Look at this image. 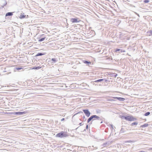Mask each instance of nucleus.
Here are the masks:
<instances>
[{"instance_id":"nucleus-15","label":"nucleus","mask_w":152,"mask_h":152,"mask_svg":"<svg viewBox=\"0 0 152 152\" xmlns=\"http://www.w3.org/2000/svg\"><path fill=\"white\" fill-rule=\"evenodd\" d=\"M104 80V79H100L99 80H97L94 81L95 82H101Z\"/></svg>"},{"instance_id":"nucleus-13","label":"nucleus","mask_w":152,"mask_h":152,"mask_svg":"<svg viewBox=\"0 0 152 152\" xmlns=\"http://www.w3.org/2000/svg\"><path fill=\"white\" fill-rule=\"evenodd\" d=\"M125 131V130L123 128H122L120 130V133H124Z\"/></svg>"},{"instance_id":"nucleus-22","label":"nucleus","mask_w":152,"mask_h":152,"mask_svg":"<svg viewBox=\"0 0 152 152\" xmlns=\"http://www.w3.org/2000/svg\"><path fill=\"white\" fill-rule=\"evenodd\" d=\"M107 142H106V143H104L102 145V146L104 147H105L106 146V145L107 144Z\"/></svg>"},{"instance_id":"nucleus-19","label":"nucleus","mask_w":152,"mask_h":152,"mask_svg":"<svg viewBox=\"0 0 152 152\" xmlns=\"http://www.w3.org/2000/svg\"><path fill=\"white\" fill-rule=\"evenodd\" d=\"M150 112H147L144 114V115L147 116L150 115Z\"/></svg>"},{"instance_id":"nucleus-17","label":"nucleus","mask_w":152,"mask_h":152,"mask_svg":"<svg viewBox=\"0 0 152 152\" xmlns=\"http://www.w3.org/2000/svg\"><path fill=\"white\" fill-rule=\"evenodd\" d=\"M22 69V68H17L16 67L14 69L15 70H20L21 69Z\"/></svg>"},{"instance_id":"nucleus-10","label":"nucleus","mask_w":152,"mask_h":152,"mask_svg":"<svg viewBox=\"0 0 152 152\" xmlns=\"http://www.w3.org/2000/svg\"><path fill=\"white\" fill-rule=\"evenodd\" d=\"M13 15V13L12 12H8L7 13L6 15L5 16H12Z\"/></svg>"},{"instance_id":"nucleus-31","label":"nucleus","mask_w":152,"mask_h":152,"mask_svg":"<svg viewBox=\"0 0 152 152\" xmlns=\"http://www.w3.org/2000/svg\"><path fill=\"white\" fill-rule=\"evenodd\" d=\"M136 14H137V15L139 17V16H139V14H138L137 13H136Z\"/></svg>"},{"instance_id":"nucleus-27","label":"nucleus","mask_w":152,"mask_h":152,"mask_svg":"<svg viewBox=\"0 0 152 152\" xmlns=\"http://www.w3.org/2000/svg\"><path fill=\"white\" fill-rule=\"evenodd\" d=\"M64 118H62V119L61 120V121H64Z\"/></svg>"},{"instance_id":"nucleus-23","label":"nucleus","mask_w":152,"mask_h":152,"mask_svg":"<svg viewBox=\"0 0 152 152\" xmlns=\"http://www.w3.org/2000/svg\"><path fill=\"white\" fill-rule=\"evenodd\" d=\"M149 0H144V2L145 3H148L149 2Z\"/></svg>"},{"instance_id":"nucleus-24","label":"nucleus","mask_w":152,"mask_h":152,"mask_svg":"<svg viewBox=\"0 0 152 152\" xmlns=\"http://www.w3.org/2000/svg\"><path fill=\"white\" fill-rule=\"evenodd\" d=\"M108 101H114V99H109L108 100Z\"/></svg>"},{"instance_id":"nucleus-32","label":"nucleus","mask_w":152,"mask_h":152,"mask_svg":"<svg viewBox=\"0 0 152 152\" xmlns=\"http://www.w3.org/2000/svg\"><path fill=\"white\" fill-rule=\"evenodd\" d=\"M101 124L102 123V121H101L100 123Z\"/></svg>"},{"instance_id":"nucleus-11","label":"nucleus","mask_w":152,"mask_h":152,"mask_svg":"<svg viewBox=\"0 0 152 152\" xmlns=\"http://www.w3.org/2000/svg\"><path fill=\"white\" fill-rule=\"evenodd\" d=\"M26 16V15H23L22 14H21L20 15V17H19V18L20 19H23V18H24Z\"/></svg>"},{"instance_id":"nucleus-5","label":"nucleus","mask_w":152,"mask_h":152,"mask_svg":"<svg viewBox=\"0 0 152 152\" xmlns=\"http://www.w3.org/2000/svg\"><path fill=\"white\" fill-rule=\"evenodd\" d=\"M48 60V62H50L51 63H55L56 62V60L54 58H52V59H50V58L47 59V60Z\"/></svg>"},{"instance_id":"nucleus-8","label":"nucleus","mask_w":152,"mask_h":152,"mask_svg":"<svg viewBox=\"0 0 152 152\" xmlns=\"http://www.w3.org/2000/svg\"><path fill=\"white\" fill-rule=\"evenodd\" d=\"M71 21L72 23H77L78 21L76 18H72L71 19Z\"/></svg>"},{"instance_id":"nucleus-18","label":"nucleus","mask_w":152,"mask_h":152,"mask_svg":"<svg viewBox=\"0 0 152 152\" xmlns=\"http://www.w3.org/2000/svg\"><path fill=\"white\" fill-rule=\"evenodd\" d=\"M45 37H44V38H42L40 39H39V42L42 41H44L45 40Z\"/></svg>"},{"instance_id":"nucleus-25","label":"nucleus","mask_w":152,"mask_h":152,"mask_svg":"<svg viewBox=\"0 0 152 152\" xmlns=\"http://www.w3.org/2000/svg\"><path fill=\"white\" fill-rule=\"evenodd\" d=\"M111 126V128H112V129H113V125H110Z\"/></svg>"},{"instance_id":"nucleus-1","label":"nucleus","mask_w":152,"mask_h":152,"mask_svg":"<svg viewBox=\"0 0 152 152\" xmlns=\"http://www.w3.org/2000/svg\"><path fill=\"white\" fill-rule=\"evenodd\" d=\"M102 120V119L96 115H94L91 116L88 118L87 120V122L89 123L91 120Z\"/></svg>"},{"instance_id":"nucleus-3","label":"nucleus","mask_w":152,"mask_h":152,"mask_svg":"<svg viewBox=\"0 0 152 152\" xmlns=\"http://www.w3.org/2000/svg\"><path fill=\"white\" fill-rule=\"evenodd\" d=\"M67 136V135L65 132H62L57 134L56 136L57 137H66Z\"/></svg>"},{"instance_id":"nucleus-21","label":"nucleus","mask_w":152,"mask_h":152,"mask_svg":"<svg viewBox=\"0 0 152 152\" xmlns=\"http://www.w3.org/2000/svg\"><path fill=\"white\" fill-rule=\"evenodd\" d=\"M41 68V67H40V66H37V67H36L35 68H34V69H40Z\"/></svg>"},{"instance_id":"nucleus-12","label":"nucleus","mask_w":152,"mask_h":152,"mask_svg":"<svg viewBox=\"0 0 152 152\" xmlns=\"http://www.w3.org/2000/svg\"><path fill=\"white\" fill-rule=\"evenodd\" d=\"M44 55V54L42 53H38L36 55V56H42Z\"/></svg>"},{"instance_id":"nucleus-9","label":"nucleus","mask_w":152,"mask_h":152,"mask_svg":"<svg viewBox=\"0 0 152 152\" xmlns=\"http://www.w3.org/2000/svg\"><path fill=\"white\" fill-rule=\"evenodd\" d=\"M147 35L148 36H152V31L150 30L147 32Z\"/></svg>"},{"instance_id":"nucleus-28","label":"nucleus","mask_w":152,"mask_h":152,"mask_svg":"<svg viewBox=\"0 0 152 152\" xmlns=\"http://www.w3.org/2000/svg\"><path fill=\"white\" fill-rule=\"evenodd\" d=\"M79 125L80 126H82V125H83V124H82V123H80Z\"/></svg>"},{"instance_id":"nucleus-20","label":"nucleus","mask_w":152,"mask_h":152,"mask_svg":"<svg viewBox=\"0 0 152 152\" xmlns=\"http://www.w3.org/2000/svg\"><path fill=\"white\" fill-rule=\"evenodd\" d=\"M138 123L137 122H134L132 123V124L131 126H133L134 125H137Z\"/></svg>"},{"instance_id":"nucleus-33","label":"nucleus","mask_w":152,"mask_h":152,"mask_svg":"<svg viewBox=\"0 0 152 152\" xmlns=\"http://www.w3.org/2000/svg\"><path fill=\"white\" fill-rule=\"evenodd\" d=\"M150 149L152 150V148H151Z\"/></svg>"},{"instance_id":"nucleus-16","label":"nucleus","mask_w":152,"mask_h":152,"mask_svg":"<svg viewBox=\"0 0 152 152\" xmlns=\"http://www.w3.org/2000/svg\"><path fill=\"white\" fill-rule=\"evenodd\" d=\"M148 124H144L141 126V127H147L148 126Z\"/></svg>"},{"instance_id":"nucleus-29","label":"nucleus","mask_w":152,"mask_h":152,"mask_svg":"<svg viewBox=\"0 0 152 152\" xmlns=\"http://www.w3.org/2000/svg\"><path fill=\"white\" fill-rule=\"evenodd\" d=\"M88 125H87L86 126V129H88Z\"/></svg>"},{"instance_id":"nucleus-30","label":"nucleus","mask_w":152,"mask_h":152,"mask_svg":"<svg viewBox=\"0 0 152 152\" xmlns=\"http://www.w3.org/2000/svg\"><path fill=\"white\" fill-rule=\"evenodd\" d=\"M139 152H146L145 151H139Z\"/></svg>"},{"instance_id":"nucleus-2","label":"nucleus","mask_w":152,"mask_h":152,"mask_svg":"<svg viewBox=\"0 0 152 152\" xmlns=\"http://www.w3.org/2000/svg\"><path fill=\"white\" fill-rule=\"evenodd\" d=\"M122 118L128 121H134L136 120L135 118L132 116H122Z\"/></svg>"},{"instance_id":"nucleus-14","label":"nucleus","mask_w":152,"mask_h":152,"mask_svg":"<svg viewBox=\"0 0 152 152\" xmlns=\"http://www.w3.org/2000/svg\"><path fill=\"white\" fill-rule=\"evenodd\" d=\"M83 62L85 64H91V62L90 61H87L84 60L83 61Z\"/></svg>"},{"instance_id":"nucleus-6","label":"nucleus","mask_w":152,"mask_h":152,"mask_svg":"<svg viewBox=\"0 0 152 152\" xmlns=\"http://www.w3.org/2000/svg\"><path fill=\"white\" fill-rule=\"evenodd\" d=\"M113 98L115 99L118 100L120 101H124L125 100V99L122 97H112Z\"/></svg>"},{"instance_id":"nucleus-26","label":"nucleus","mask_w":152,"mask_h":152,"mask_svg":"<svg viewBox=\"0 0 152 152\" xmlns=\"http://www.w3.org/2000/svg\"><path fill=\"white\" fill-rule=\"evenodd\" d=\"M119 50H120V49H116V50H115V51L116 52H117V51H119Z\"/></svg>"},{"instance_id":"nucleus-4","label":"nucleus","mask_w":152,"mask_h":152,"mask_svg":"<svg viewBox=\"0 0 152 152\" xmlns=\"http://www.w3.org/2000/svg\"><path fill=\"white\" fill-rule=\"evenodd\" d=\"M83 111L87 116L88 117L90 116L91 113L88 110H84Z\"/></svg>"},{"instance_id":"nucleus-7","label":"nucleus","mask_w":152,"mask_h":152,"mask_svg":"<svg viewBox=\"0 0 152 152\" xmlns=\"http://www.w3.org/2000/svg\"><path fill=\"white\" fill-rule=\"evenodd\" d=\"M27 113L26 111L16 112L15 113V114L17 115H21L26 114Z\"/></svg>"}]
</instances>
